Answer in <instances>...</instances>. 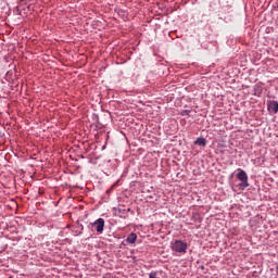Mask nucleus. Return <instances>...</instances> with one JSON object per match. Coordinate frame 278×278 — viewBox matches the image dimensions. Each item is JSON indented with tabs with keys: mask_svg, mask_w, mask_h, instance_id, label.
Masks as SVG:
<instances>
[{
	"mask_svg": "<svg viewBox=\"0 0 278 278\" xmlns=\"http://www.w3.org/2000/svg\"><path fill=\"white\" fill-rule=\"evenodd\" d=\"M239 170L240 172L237 174V178L239 179V181H241V184L239 185L240 188L244 190V188H249V176L247 175V172H244V169Z\"/></svg>",
	"mask_w": 278,
	"mask_h": 278,
	"instance_id": "nucleus-2",
	"label": "nucleus"
},
{
	"mask_svg": "<svg viewBox=\"0 0 278 278\" xmlns=\"http://www.w3.org/2000/svg\"><path fill=\"white\" fill-rule=\"evenodd\" d=\"M267 110L268 112H273V114H277L278 112V102L275 100L267 101Z\"/></svg>",
	"mask_w": 278,
	"mask_h": 278,
	"instance_id": "nucleus-4",
	"label": "nucleus"
},
{
	"mask_svg": "<svg viewBox=\"0 0 278 278\" xmlns=\"http://www.w3.org/2000/svg\"><path fill=\"white\" fill-rule=\"evenodd\" d=\"M172 251L175 253H187L188 251V243L182 240H175L172 245Z\"/></svg>",
	"mask_w": 278,
	"mask_h": 278,
	"instance_id": "nucleus-1",
	"label": "nucleus"
},
{
	"mask_svg": "<svg viewBox=\"0 0 278 278\" xmlns=\"http://www.w3.org/2000/svg\"><path fill=\"white\" fill-rule=\"evenodd\" d=\"M127 212H131V208H127Z\"/></svg>",
	"mask_w": 278,
	"mask_h": 278,
	"instance_id": "nucleus-11",
	"label": "nucleus"
},
{
	"mask_svg": "<svg viewBox=\"0 0 278 278\" xmlns=\"http://www.w3.org/2000/svg\"><path fill=\"white\" fill-rule=\"evenodd\" d=\"M194 144H197L198 147H206L207 146V139L203 138V137H199L195 141Z\"/></svg>",
	"mask_w": 278,
	"mask_h": 278,
	"instance_id": "nucleus-6",
	"label": "nucleus"
},
{
	"mask_svg": "<svg viewBox=\"0 0 278 278\" xmlns=\"http://www.w3.org/2000/svg\"><path fill=\"white\" fill-rule=\"evenodd\" d=\"M188 114H190V110L181 111V116H188Z\"/></svg>",
	"mask_w": 278,
	"mask_h": 278,
	"instance_id": "nucleus-8",
	"label": "nucleus"
},
{
	"mask_svg": "<svg viewBox=\"0 0 278 278\" xmlns=\"http://www.w3.org/2000/svg\"><path fill=\"white\" fill-rule=\"evenodd\" d=\"M72 188H79V186H77V185H73V186H72Z\"/></svg>",
	"mask_w": 278,
	"mask_h": 278,
	"instance_id": "nucleus-10",
	"label": "nucleus"
},
{
	"mask_svg": "<svg viewBox=\"0 0 278 278\" xmlns=\"http://www.w3.org/2000/svg\"><path fill=\"white\" fill-rule=\"evenodd\" d=\"M136 240H138V235H136V232H131V233L128 235V237L126 238L127 244H136Z\"/></svg>",
	"mask_w": 278,
	"mask_h": 278,
	"instance_id": "nucleus-5",
	"label": "nucleus"
},
{
	"mask_svg": "<svg viewBox=\"0 0 278 278\" xmlns=\"http://www.w3.org/2000/svg\"><path fill=\"white\" fill-rule=\"evenodd\" d=\"M72 231L74 232V236H79L84 231V226L81 224H77Z\"/></svg>",
	"mask_w": 278,
	"mask_h": 278,
	"instance_id": "nucleus-7",
	"label": "nucleus"
},
{
	"mask_svg": "<svg viewBox=\"0 0 278 278\" xmlns=\"http://www.w3.org/2000/svg\"><path fill=\"white\" fill-rule=\"evenodd\" d=\"M201 270H205V266L201 265L200 266Z\"/></svg>",
	"mask_w": 278,
	"mask_h": 278,
	"instance_id": "nucleus-9",
	"label": "nucleus"
},
{
	"mask_svg": "<svg viewBox=\"0 0 278 278\" xmlns=\"http://www.w3.org/2000/svg\"><path fill=\"white\" fill-rule=\"evenodd\" d=\"M91 227L96 229L97 233H103V230L105 229V219L98 218L94 223L91 224Z\"/></svg>",
	"mask_w": 278,
	"mask_h": 278,
	"instance_id": "nucleus-3",
	"label": "nucleus"
}]
</instances>
